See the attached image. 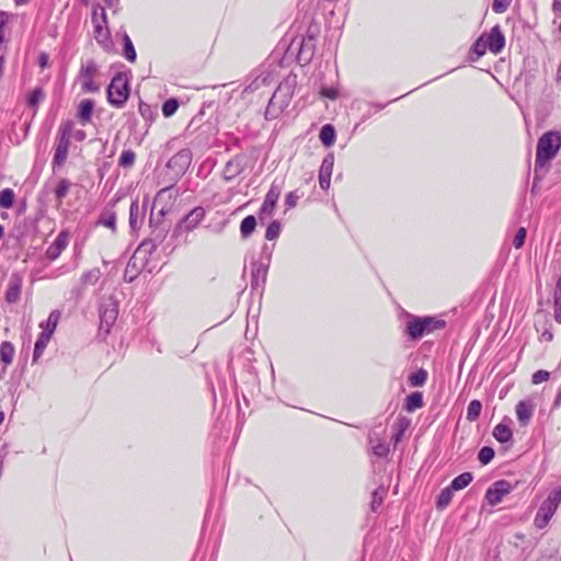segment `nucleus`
I'll return each mask as SVG.
<instances>
[{
	"label": "nucleus",
	"mask_w": 561,
	"mask_h": 561,
	"mask_svg": "<svg viewBox=\"0 0 561 561\" xmlns=\"http://www.w3.org/2000/svg\"><path fill=\"white\" fill-rule=\"evenodd\" d=\"M171 191H172V186H168V187L161 188L157 193L154 203H153V206L151 209L150 218H149V227L151 228V233L147 239H145L139 244V247L134 252V259H133L131 263L129 264L130 266L135 265V261H137L141 254H144V257L141 260L148 261V256L151 255L156 251L158 245L161 244L164 241V239L167 238V234L170 229V224L160 225V219H156V217L153 216V209H154L156 205L164 196H168L169 199L174 198L172 196Z\"/></svg>",
	"instance_id": "1"
},
{
	"label": "nucleus",
	"mask_w": 561,
	"mask_h": 561,
	"mask_svg": "<svg viewBox=\"0 0 561 561\" xmlns=\"http://www.w3.org/2000/svg\"><path fill=\"white\" fill-rule=\"evenodd\" d=\"M561 147V134L557 130L545 133L537 142L535 174L538 175L543 171L546 164L551 161Z\"/></svg>",
	"instance_id": "2"
},
{
	"label": "nucleus",
	"mask_w": 561,
	"mask_h": 561,
	"mask_svg": "<svg viewBox=\"0 0 561 561\" xmlns=\"http://www.w3.org/2000/svg\"><path fill=\"white\" fill-rule=\"evenodd\" d=\"M296 87V77H287L273 93L267 104L265 116L276 118L290 103Z\"/></svg>",
	"instance_id": "3"
},
{
	"label": "nucleus",
	"mask_w": 561,
	"mask_h": 561,
	"mask_svg": "<svg viewBox=\"0 0 561 561\" xmlns=\"http://www.w3.org/2000/svg\"><path fill=\"white\" fill-rule=\"evenodd\" d=\"M446 322L434 317H415L409 314L405 323L404 333L411 340H419L422 336L434 332L435 330L443 329Z\"/></svg>",
	"instance_id": "4"
},
{
	"label": "nucleus",
	"mask_w": 561,
	"mask_h": 561,
	"mask_svg": "<svg viewBox=\"0 0 561 561\" xmlns=\"http://www.w3.org/2000/svg\"><path fill=\"white\" fill-rule=\"evenodd\" d=\"M129 76L126 72H117L107 88V101L111 105L121 108L129 96Z\"/></svg>",
	"instance_id": "5"
},
{
	"label": "nucleus",
	"mask_w": 561,
	"mask_h": 561,
	"mask_svg": "<svg viewBox=\"0 0 561 561\" xmlns=\"http://www.w3.org/2000/svg\"><path fill=\"white\" fill-rule=\"evenodd\" d=\"M561 503V486L553 489L548 497L539 506L534 519V525L538 529H543L548 526L552 516L557 512Z\"/></svg>",
	"instance_id": "6"
},
{
	"label": "nucleus",
	"mask_w": 561,
	"mask_h": 561,
	"mask_svg": "<svg viewBox=\"0 0 561 561\" xmlns=\"http://www.w3.org/2000/svg\"><path fill=\"white\" fill-rule=\"evenodd\" d=\"M98 73V65L94 60L90 59L81 65L80 79L82 81V91L84 92H98L100 90L99 84L93 81V77Z\"/></svg>",
	"instance_id": "7"
},
{
	"label": "nucleus",
	"mask_w": 561,
	"mask_h": 561,
	"mask_svg": "<svg viewBox=\"0 0 561 561\" xmlns=\"http://www.w3.org/2000/svg\"><path fill=\"white\" fill-rule=\"evenodd\" d=\"M512 491L513 485L511 482L506 480H497L486 490L485 500L491 506H495Z\"/></svg>",
	"instance_id": "8"
},
{
	"label": "nucleus",
	"mask_w": 561,
	"mask_h": 561,
	"mask_svg": "<svg viewBox=\"0 0 561 561\" xmlns=\"http://www.w3.org/2000/svg\"><path fill=\"white\" fill-rule=\"evenodd\" d=\"M193 154L187 148L178 151L167 163V167L174 171L178 176L183 175L192 163Z\"/></svg>",
	"instance_id": "9"
},
{
	"label": "nucleus",
	"mask_w": 561,
	"mask_h": 561,
	"mask_svg": "<svg viewBox=\"0 0 561 561\" xmlns=\"http://www.w3.org/2000/svg\"><path fill=\"white\" fill-rule=\"evenodd\" d=\"M205 209L201 206L193 208L175 227L174 233L188 232L195 229L205 218Z\"/></svg>",
	"instance_id": "10"
},
{
	"label": "nucleus",
	"mask_w": 561,
	"mask_h": 561,
	"mask_svg": "<svg viewBox=\"0 0 561 561\" xmlns=\"http://www.w3.org/2000/svg\"><path fill=\"white\" fill-rule=\"evenodd\" d=\"M147 202L148 199L145 198L141 206L139 205L138 199L131 202L128 218V225L131 232H136L141 228L147 213Z\"/></svg>",
	"instance_id": "11"
},
{
	"label": "nucleus",
	"mask_w": 561,
	"mask_h": 561,
	"mask_svg": "<svg viewBox=\"0 0 561 561\" xmlns=\"http://www.w3.org/2000/svg\"><path fill=\"white\" fill-rule=\"evenodd\" d=\"M117 314L118 308L116 302L110 301L108 304H103L100 308V330L107 334L116 322Z\"/></svg>",
	"instance_id": "12"
},
{
	"label": "nucleus",
	"mask_w": 561,
	"mask_h": 561,
	"mask_svg": "<svg viewBox=\"0 0 561 561\" xmlns=\"http://www.w3.org/2000/svg\"><path fill=\"white\" fill-rule=\"evenodd\" d=\"M282 187L275 182L272 183L268 192L265 195L264 202L260 208V219L263 220L264 217H270L273 215L277 201L280 196Z\"/></svg>",
	"instance_id": "13"
},
{
	"label": "nucleus",
	"mask_w": 561,
	"mask_h": 561,
	"mask_svg": "<svg viewBox=\"0 0 561 561\" xmlns=\"http://www.w3.org/2000/svg\"><path fill=\"white\" fill-rule=\"evenodd\" d=\"M482 35L492 54L497 55L503 50L505 46V36L500 25H494L489 33H484Z\"/></svg>",
	"instance_id": "14"
},
{
	"label": "nucleus",
	"mask_w": 561,
	"mask_h": 561,
	"mask_svg": "<svg viewBox=\"0 0 561 561\" xmlns=\"http://www.w3.org/2000/svg\"><path fill=\"white\" fill-rule=\"evenodd\" d=\"M23 286V276L14 272L11 274L8 283V288L5 290V301L8 304H15L19 301L21 291Z\"/></svg>",
	"instance_id": "15"
},
{
	"label": "nucleus",
	"mask_w": 561,
	"mask_h": 561,
	"mask_svg": "<svg viewBox=\"0 0 561 561\" xmlns=\"http://www.w3.org/2000/svg\"><path fill=\"white\" fill-rule=\"evenodd\" d=\"M268 264L264 262H253L251 264V288H263L266 282Z\"/></svg>",
	"instance_id": "16"
},
{
	"label": "nucleus",
	"mask_w": 561,
	"mask_h": 561,
	"mask_svg": "<svg viewBox=\"0 0 561 561\" xmlns=\"http://www.w3.org/2000/svg\"><path fill=\"white\" fill-rule=\"evenodd\" d=\"M68 232L60 231L54 242L46 249L45 255L49 261H55L67 248Z\"/></svg>",
	"instance_id": "17"
},
{
	"label": "nucleus",
	"mask_w": 561,
	"mask_h": 561,
	"mask_svg": "<svg viewBox=\"0 0 561 561\" xmlns=\"http://www.w3.org/2000/svg\"><path fill=\"white\" fill-rule=\"evenodd\" d=\"M535 403L531 400H522L516 404V416L520 426H527L534 415Z\"/></svg>",
	"instance_id": "18"
},
{
	"label": "nucleus",
	"mask_w": 561,
	"mask_h": 561,
	"mask_svg": "<svg viewBox=\"0 0 561 561\" xmlns=\"http://www.w3.org/2000/svg\"><path fill=\"white\" fill-rule=\"evenodd\" d=\"M72 129L73 123L71 121H67L60 125L56 140L57 147L69 150Z\"/></svg>",
	"instance_id": "19"
},
{
	"label": "nucleus",
	"mask_w": 561,
	"mask_h": 561,
	"mask_svg": "<svg viewBox=\"0 0 561 561\" xmlns=\"http://www.w3.org/2000/svg\"><path fill=\"white\" fill-rule=\"evenodd\" d=\"M493 436L494 438L504 444L512 442L513 439V433L508 424H505L504 421L499 423L494 430H493Z\"/></svg>",
	"instance_id": "20"
},
{
	"label": "nucleus",
	"mask_w": 561,
	"mask_h": 561,
	"mask_svg": "<svg viewBox=\"0 0 561 561\" xmlns=\"http://www.w3.org/2000/svg\"><path fill=\"white\" fill-rule=\"evenodd\" d=\"M93 35L98 44L102 47L107 48L111 45V32L108 25H99L93 27Z\"/></svg>",
	"instance_id": "21"
},
{
	"label": "nucleus",
	"mask_w": 561,
	"mask_h": 561,
	"mask_svg": "<svg viewBox=\"0 0 561 561\" xmlns=\"http://www.w3.org/2000/svg\"><path fill=\"white\" fill-rule=\"evenodd\" d=\"M14 353L15 348L11 342L4 341L0 344V360L4 365V367L12 364Z\"/></svg>",
	"instance_id": "22"
},
{
	"label": "nucleus",
	"mask_w": 561,
	"mask_h": 561,
	"mask_svg": "<svg viewBox=\"0 0 561 561\" xmlns=\"http://www.w3.org/2000/svg\"><path fill=\"white\" fill-rule=\"evenodd\" d=\"M60 317H61V313L59 310H53L49 313L48 319L45 322H42L39 324V327L43 329L42 332H48V335L53 336V334L57 328V324L60 320Z\"/></svg>",
	"instance_id": "23"
},
{
	"label": "nucleus",
	"mask_w": 561,
	"mask_h": 561,
	"mask_svg": "<svg viewBox=\"0 0 561 561\" xmlns=\"http://www.w3.org/2000/svg\"><path fill=\"white\" fill-rule=\"evenodd\" d=\"M94 102L90 99L82 100L78 107V117L83 123L91 121Z\"/></svg>",
	"instance_id": "24"
},
{
	"label": "nucleus",
	"mask_w": 561,
	"mask_h": 561,
	"mask_svg": "<svg viewBox=\"0 0 561 561\" xmlns=\"http://www.w3.org/2000/svg\"><path fill=\"white\" fill-rule=\"evenodd\" d=\"M92 24H93V27L94 26H103V25H107V16H106V12H105V9L99 4V3H93L92 4Z\"/></svg>",
	"instance_id": "25"
},
{
	"label": "nucleus",
	"mask_w": 561,
	"mask_h": 561,
	"mask_svg": "<svg viewBox=\"0 0 561 561\" xmlns=\"http://www.w3.org/2000/svg\"><path fill=\"white\" fill-rule=\"evenodd\" d=\"M423 394L422 392L415 391L409 394L405 399L404 409L408 412H413L423 407Z\"/></svg>",
	"instance_id": "26"
},
{
	"label": "nucleus",
	"mask_w": 561,
	"mask_h": 561,
	"mask_svg": "<svg viewBox=\"0 0 561 561\" xmlns=\"http://www.w3.org/2000/svg\"><path fill=\"white\" fill-rule=\"evenodd\" d=\"M256 218L252 215L247 216L240 225V234L242 239H248L255 230Z\"/></svg>",
	"instance_id": "27"
},
{
	"label": "nucleus",
	"mask_w": 561,
	"mask_h": 561,
	"mask_svg": "<svg viewBox=\"0 0 561 561\" xmlns=\"http://www.w3.org/2000/svg\"><path fill=\"white\" fill-rule=\"evenodd\" d=\"M51 336L48 335V332H41L35 342L34 352H33V362H37L45 351L49 340Z\"/></svg>",
	"instance_id": "28"
},
{
	"label": "nucleus",
	"mask_w": 561,
	"mask_h": 561,
	"mask_svg": "<svg viewBox=\"0 0 561 561\" xmlns=\"http://www.w3.org/2000/svg\"><path fill=\"white\" fill-rule=\"evenodd\" d=\"M98 224L116 231V214L113 210L104 209L98 219Z\"/></svg>",
	"instance_id": "29"
},
{
	"label": "nucleus",
	"mask_w": 561,
	"mask_h": 561,
	"mask_svg": "<svg viewBox=\"0 0 561 561\" xmlns=\"http://www.w3.org/2000/svg\"><path fill=\"white\" fill-rule=\"evenodd\" d=\"M335 129L331 124H325L320 129L319 138L325 147H330L335 142Z\"/></svg>",
	"instance_id": "30"
},
{
	"label": "nucleus",
	"mask_w": 561,
	"mask_h": 561,
	"mask_svg": "<svg viewBox=\"0 0 561 561\" xmlns=\"http://www.w3.org/2000/svg\"><path fill=\"white\" fill-rule=\"evenodd\" d=\"M242 171V168L240 165V162L238 161V158L233 160H229L224 169V178L226 181H231L236 176H238Z\"/></svg>",
	"instance_id": "31"
},
{
	"label": "nucleus",
	"mask_w": 561,
	"mask_h": 561,
	"mask_svg": "<svg viewBox=\"0 0 561 561\" xmlns=\"http://www.w3.org/2000/svg\"><path fill=\"white\" fill-rule=\"evenodd\" d=\"M142 257H144V254H141L139 256V259L137 261H135L134 266H130L129 264L131 263V261L134 259V254L131 255V257L129 259V261L127 263L126 270H125V274H124L125 280L133 282L135 279V277L138 275V273L140 271L139 263L141 266H144V264L146 262V261L141 260Z\"/></svg>",
	"instance_id": "32"
},
{
	"label": "nucleus",
	"mask_w": 561,
	"mask_h": 561,
	"mask_svg": "<svg viewBox=\"0 0 561 561\" xmlns=\"http://www.w3.org/2000/svg\"><path fill=\"white\" fill-rule=\"evenodd\" d=\"M473 480V476L471 472H463L459 476H457L453 481L451 483L449 484V486L454 490V491H459V490H462L465 489L466 486H468L471 481Z\"/></svg>",
	"instance_id": "33"
},
{
	"label": "nucleus",
	"mask_w": 561,
	"mask_h": 561,
	"mask_svg": "<svg viewBox=\"0 0 561 561\" xmlns=\"http://www.w3.org/2000/svg\"><path fill=\"white\" fill-rule=\"evenodd\" d=\"M71 187V182L67 179H60L55 188V197L58 204L62 203V199L68 195Z\"/></svg>",
	"instance_id": "34"
},
{
	"label": "nucleus",
	"mask_w": 561,
	"mask_h": 561,
	"mask_svg": "<svg viewBox=\"0 0 561 561\" xmlns=\"http://www.w3.org/2000/svg\"><path fill=\"white\" fill-rule=\"evenodd\" d=\"M453 493H454V490L450 486L444 488L437 496L436 507L438 510L446 508L449 505V503L451 502Z\"/></svg>",
	"instance_id": "35"
},
{
	"label": "nucleus",
	"mask_w": 561,
	"mask_h": 561,
	"mask_svg": "<svg viewBox=\"0 0 561 561\" xmlns=\"http://www.w3.org/2000/svg\"><path fill=\"white\" fill-rule=\"evenodd\" d=\"M482 411V403L479 400H472L470 401L468 408H467V420L469 422H474L479 419Z\"/></svg>",
	"instance_id": "36"
},
{
	"label": "nucleus",
	"mask_w": 561,
	"mask_h": 561,
	"mask_svg": "<svg viewBox=\"0 0 561 561\" xmlns=\"http://www.w3.org/2000/svg\"><path fill=\"white\" fill-rule=\"evenodd\" d=\"M387 494V489L385 486H379L373 492V499L370 503V510L373 512H377L378 508L381 506L383 499Z\"/></svg>",
	"instance_id": "37"
},
{
	"label": "nucleus",
	"mask_w": 561,
	"mask_h": 561,
	"mask_svg": "<svg viewBox=\"0 0 561 561\" xmlns=\"http://www.w3.org/2000/svg\"><path fill=\"white\" fill-rule=\"evenodd\" d=\"M333 165H334V156L332 153H329L322 160V163H321L320 170H319V176L331 178L332 171H333Z\"/></svg>",
	"instance_id": "38"
},
{
	"label": "nucleus",
	"mask_w": 561,
	"mask_h": 561,
	"mask_svg": "<svg viewBox=\"0 0 561 561\" xmlns=\"http://www.w3.org/2000/svg\"><path fill=\"white\" fill-rule=\"evenodd\" d=\"M15 194L12 188L0 191V207L9 209L14 204Z\"/></svg>",
	"instance_id": "39"
},
{
	"label": "nucleus",
	"mask_w": 561,
	"mask_h": 561,
	"mask_svg": "<svg viewBox=\"0 0 561 561\" xmlns=\"http://www.w3.org/2000/svg\"><path fill=\"white\" fill-rule=\"evenodd\" d=\"M427 379V371L425 369H419L417 371L409 376V385L411 387H422Z\"/></svg>",
	"instance_id": "40"
},
{
	"label": "nucleus",
	"mask_w": 561,
	"mask_h": 561,
	"mask_svg": "<svg viewBox=\"0 0 561 561\" xmlns=\"http://www.w3.org/2000/svg\"><path fill=\"white\" fill-rule=\"evenodd\" d=\"M123 44H124V57L130 61L134 62L136 60V50L133 45V42L130 37L125 34L123 37Z\"/></svg>",
	"instance_id": "41"
},
{
	"label": "nucleus",
	"mask_w": 561,
	"mask_h": 561,
	"mask_svg": "<svg viewBox=\"0 0 561 561\" xmlns=\"http://www.w3.org/2000/svg\"><path fill=\"white\" fill-rule=\"evenodd\" d=\"M45 93L41 87L35 88L27 98V104L30 107L36 108L38 104L44 100Z\"/></svg>",
	"instance_id": "42"
},
{
	"label": "nucleus",
	"mask_w": 561,
	"mask_h": 561,
	"mask_svg": "<svg viewBox=\"0 0 561 561\" xmlns=\"http://www.w3.org/2000/svg\"><path fill=\"white\" fill-rule=\"evenodd\" d=\"M136 154L133 150H124L118 158V165L122 168H131L135 163Z\"/></svg>",
	"instance_id": "43"
},
{
	"label": "nucleus",
	"mask_w": 561,
	"mask_h": 561,
	"mask_svg": "<svg viewBox=\"0 0 561 561\" xmlns=\"http://www.w3.org/2000/svg\"><path fill=\"white\" fill-rule=\"evenodd\" d=\"M67 157L68 150L56 146L53 157V169L62 167L67 160Z\"/></svg>",
	"instance_id": "44"
},
{
	"label": "nucleus",
	"mask_w": 561,
	"mask_h": 561,
	"mask_svg": "<svg viewBox=\"0 0 561 561\" xmlns=\"http://www.w3.org/2000/svg\"><path fill=\"white\" fill-rule=\"evenodd\" d=\"M280 230V222L278 220H273L266 228L265 239L270 241L277 239L279 237Z\"/></svg>",
	"instance_id": "45"
},
{
	"label": "nucleus",
	"mask_w": 561,
	"mask_h": 561,
	"mask_svg": "<svg viewBox=\"0 0 561 561\" xmlns=\"http://www.w3.org/2000/svg\"><path fill=\"white\" fill-rule=\"evenodd\" d=\"M179 108V101L174 98L168 99L162 104V114L164 117H171Z\"/></svg>",
	"instance_id": "46"
},
{
	"label": "nucleus",
	"mask_w": 561,
	"mask_h": 561,
	"mask_svg": "<svg viewBox=\"0 0 561 561\" xmlns=\"http://www.w3.org/2000/svg\"><path fill=\"white\" fill-rule=\"evenodd\" d=\"M486 49H489V46L483 35H481L471 47V51L477 55V59L482 57L485 54Z\"/></svg>",
	"instance_id": "47"
},
{
	"label": "nucleus",
	"mask_w": 561,
	"mask_h": 561,
	"mask_svg": "<svg viewBox=\"0 0 561 561\" xmlns=\"http://www.w3.org/2000/svg\"><path fill=\"white\" fill-rule=\"evenodd\" d=\"M373 453L378 457H386L389 453V446L383 440H377L376 443L370 439Z\"/></svg>",
	"instance_id": "48"
},
{
	"label": "nucleus",
	"mask_w": 561,
	"mask_h": 561,
	"mask_svg": "<svg viewBox=\"0 0 561 561\" xmlns=\"http://www.w3.org/2000/svg\"><path fill=\"white\" fill-rule=\"evenodd\" d=\"M494 458V450L489 446H484L479 450L478 459L482 465H488Z\"/></svg>",
	"instance_id": "49"
},
{
	"label": "nucleus",
	"mask_w": 561,
	"mask_h": 561,
	"mask_svg": "<svg viewBox=\"0 0 561 561\" xmlns=\"http://www.w3.org/2000/svg\"><path fill=\"white\" fill-rule=\"evenodd\" d=\"M101 272L99 268L87 271L82 274L81 280L84 284H95L100 278Z\"/></svg>",
	"instance_id": "50"
},
{
	"label": "nucleus",
	"mask_w": 561,
	"mask_h": 561,
	"mask_svg": "<svg viewBox=\"0 0 561 561\" xmlns=\"http://www.w3.org/2000/svg\"><path fill=\"white\" fill-rule=\"evenodd\" d=\"M138 110H139L140 115L146 121L152 122L154 119L156 113L149 104L140 101Z\"/></svg>",
	"instance_id": "51"
},
{
	"label": "nucleus",
	"mask_w": 561,
	"mask_h": 561,
	"mask_svg": "<svg viewBox=\"0 0 561 561\" xmlns=\"http://www.w3.org/2000/svg\"><path fill=\"white\" fill-rule=\"evenodd\" d=\"M526 234H527V231H526V228L524 227H520L516 234H515V238L513 240V244L516 249H520L524 243H525V239H526Z\"/></svg>",
	"instance_id": "52"
},
{
	"label": "nucleus",
	"mask_w": 561,
	"mask_h": 561,
	"mask_svg": "<svg viewBox=\"0 0 561 561\" xmlns=\"http://www.w3.org/2000/svg\"><path fill=\"white\" fill-rule=\"evenodd\" d=\"M549 377H550V373L549 371L540 369V370H537L536 373L533 374L531 382L534 385H539V383H541L543 381H547L549 379Z\"/></svg>",
	"instance_id": "53"
},
{
	"label": "nucleus",
	"mask_w": 561,
	"mask_h": 561,
	"mask_svg": "<svg viewBox=\"0 0 561 561\" xmlns=\"http://www.w3.org/2000/svg\"><path fill=\"white\" fill-rule=\"evenodd\" d=\"M512 0H493L492 9L496 13L505 12L511 5Z\"/></svg>",
	"instance_id": "54"
},
{
	"label": "nucleus",
	"mask_w": 561,
	"mask_h": 561,
	"mask_svg": "<svg viewBox=\"0 0 561 561\" xmlns=\"http://www.w3.org/2000/svg\"><path fill=\"white\" fill-rule=\"evenodd\" d=\"M301 197L296 191L289 192L285 198V205L287 208H294L297 205L298 199Z\"/></svg>",
	"instance_id": "55"
},
{
	"label": "nucleus",
	"mask_w": 561,
	"mask_h": 561,
	"mask_svg": "<svg viewBox=\"0 0 561 561\" xmlns=\"http://www.w3.org/2000/svg\"><path fill=\"white\" fill-rule=\"evenodd\" d=\"M9 13L0 11V45L4 42V27L9 21Z\"/></svg>",
	"instance_id": "56"
},
{
	"label": "nucleus",
	"mask_w": 561,
	"mask_h": 561,
	"mask_svg": "<svg viewBox=\"0 0 561 561\" xmlns=\"http://www.w3.org/2000/svg\"><path fill=\"white\" fill-rule=\"evenodd\" d=\"M321 95L327 98V99H330V100H335L337 96H339V91L337 89L335 88H332V87H324L321 89L320 91Z\"/></svg>",
	"instance_id": "57"
},
{
	"label": "nucleus",
	"mask_w": 561,
	"mask_h": 561,
	"mask_svg": "<svg viewBox=\"0 0 561 561\" xmlns=\"http://www.w3.org/2000/svg\"><path fill=\"white\" fill-rule=\"evenodd\" d=\"M169 213V208L164 205L162 206L157 214L153 213L156 219H160V225L167 224L164 220V216Z\"/></svg>",
	"instance_id": "58"
},
{
	"label": "nucleus",
	"mask_w": 561,
	"mask_h": 561,
	"mask_svg": "<svg viewBox=\"0 0 561 561\" xmlns=\"http://www.w3.org/2000/svg\"><path fill=\"white\" fill-rule=\"evenodd\" d=\"M541 342H551L553 340V333L550 328H546L540 334Z\"/></svg>",
	"instance_id": "59"
},
{
	"label": "nucleus",
	"mask_w": 561,
	"mask_h": 561,
	"mask_svg": "<svg viewBox=\"0 0 561 561\" xmlns=\"http://www.w3.org/2000/svg\"><path fill=\"white\" fill-rule=\"evenodd\" d=\"M38 66L44 69L49 66V56L46 53H41L38 56Z\"/></svg>",
	"instance_id": "60"
},
{
	"label": "nucleus",
	"mask_w": 561,
	"mask_h": 561,
	"mask_svg": "<svg viewBox=\"0 0 561 561\" xmlns=\"http://www.w3.org/2000/svg\"><path fill=\"white\" fill-rule=\"evenodd\" d=\"M554 304V319L558 323H561V300L553 299Z\"/></svg>",
	"instance_id": "61"
},
{
	"label": "nucleus",
	"mask_w": 561,
	"mask_h": 561,
	"mask_svg": "<svg viewBox=\"0 0 561 561\" xmlns=\"http://www.w3.org/2000/svg\"><path fill=\"white\" fill-rule=\"evenodd\" d=\"M331 178L329 176H319V185L322 190L327 191L330 187Z\"/></svg>",
	"instance_id": "62"
},
{
	"label": "nucleus",
	"mask_w": 561,
	"mask_h": 561,
	"mask_svg": "<svg viewBox=\"0 0 561 561\" xmlns=\"http://www.w3.org/2000/svg\"><path fill=\"white\" fill-rule=\"evenodd\" d=\"M553 299L561 300V273L556 284V290L553 294Z\"/></svg>",
	"instance_id": "63"
},
{
	"label": "nucleus",
	"mask_w": 561,
	"mask_h": 561,
	"mask_svg": "<svg viewBox=\"0 0 561 561\" xmlns=\"http://www.w3.org/2000/svg\"><path fill=\"white\" fill-rule=\"evenodd\" d=\"M561 405V385L559 386L558 388V392H557V396L554 398V401H553V404H552V408L553 409H557Z\"/></svg>",
	"instance_id": "64"
}]
</instances>
